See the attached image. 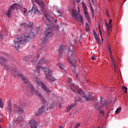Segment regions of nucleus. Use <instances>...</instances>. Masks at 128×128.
Segmentation results:
<instances>
[{"instance_id": "obj_1", "label": "nucleus", "mask_w": 128, "mask_h": 128, "mask_svg": "<svg viewBox=\"0 0 128 128\" xmlns=\"http://www.w3.org/2000/svg\"><path fill=\"white\" fill-rule=\"evenodd\" d=\"M34 24L32 22L27 26V34L24 36L21 35L17 37L14 40V46L16 50H18L20 46H22L25 42H28L32 38V36H36L38 34V32H40V27L36 28V30H34Z\"/></svg>"}, {"instance_id": "obj_2", "label": "nucleus", "mask_w": 128, "mask_h": 128, "mask_svg": "<svg viewBox=\"0 0 128 128\" xmlns=\"http://www.w3.org/2000/svg\"><path fill=\"white\" fill-rule=\"evenodd\" d=\"M11 72L13 73L14 76H19L20 78H21L23 82H25L26 84H28V88L30 90H34V87H32V84H30V82H28V80L26 79V78L22 75V74H18V72L16 69L13 70Z\"/></svg>"}, {"instance_id": "obj_3", "label": "nucleus", "mask_w": 128, "mask_h": 128, "mask_svg": "<svg viewBox=\"0 0 128 128\" xmlns=\"http://www.w3.org/2000/svg\"><path fill=\"white\" fill-rule=\"evenodd\" d=\"M69 12H71L72 18L76 20V22H80L82 24H84V18H82V16L80 14L78 10L74 9H69Z\"/></svg>"}, {"instance_id": "obj_4", "label": "nucleus", "mask_w": 128, "mask_h": 128, "mask_svg": "<svg viewBox=\"0 0 128 128\" xmlns=\"http://www.w3.org/2000/svg\"><path fill=\"white\" fill-rule=\"evenodd\" d=\"M45 34V38H42L41 39V40L43 42H46L50 36H52V29L50 28H46V31L44 32Z\"/></svg>"}, {"instance_id": "obj_5", "label": "nucleus", "mask_w": 128, "mask_h": 128, "mask_svg": "<svg viewBox=\"0 0 128 128\" xmlns=\"http://www.w3.org/2000/svg\"><path fill=\"white\" fill-rule=\"evenodd\" d=\"M78 94H80L82 98H84L86 102H88L90 100H93V98H90V94H88V92H84V90H82V89L78 90Z\"/></svg>"}, {"instance_id": "obj_6", "label": "nucleus", "mask_w": 128, "mask_h": 128, "mask_svg": "<svg viewBox=\"0 0 128 128\" xmlns=\"http://www.w3.org/2000/svg\"><path fill=\"white\" fill-rule=\"evenodd\" d=\"M108 106V102L106 100H100L99 103L96 104V108L98 110H102V108H106Z\"/></svg>"}, {"instance_id": "obj_7", "label": "nucleus", "mask_w": 128, "mask_h": 128, "mask_svg": "<svg viewBox=\"0 0 128 128\" xmlns=\"http://www.w3.org/2000/svg\"><path fill=\"white\" fill-rule=\"evenodd\" d=\"M36 83L38 84V86L42 88L44 90V92H46L48 94H50V89L48 88H47L46 86L44 84V82L36 80Z\"/></svg>"}, {"instance_id": "obj_8", "label": "nucleus", "mask_w": 128, "mask_h": 128, "mask_svg": "<svg viewBox=\"0 0 128 128\" xmlns=\"http://www.w3.org/2000/svg\"><path fill=\"white\" fill-rule=\"evenodd\" d=\"M15 108L14 110V114H22L24 112V109L22 108L20 106H18V105H14Z\"/></svg>"}, {"instance_id": "obj_9", "label": "nucleus", "mask_w": 128, "mask_h": 128, "mask_svg": "<svg viewBox=\"0 0 128 128\" xmlns=\"http://www.w3.org/2000/svg\"><path fill=\"white\" fill-rule=\"evenodd\" d=\"M42 70L44 72L45 74L46 75L45 76V78H48L52 74V70H50V68H44L42 66Z\"/></svg>"}, {"instance_id": "obj_10", "label": "nucleus", "mask_w": 128, "mask_h": 128, "mask_svg": "<svg viewBox=\"0 0 128 128\" xmlns=\"http://www.w3.org/2000/svg\"><path fill=\"white\" fill-rule=\"evenodd\" d=\"M35 2L37 4H38L40 6H41L42 8V9L43 10H44V8L46 6V5L44 4V0H34Z\"/></svg>"}, {"instance_id": "obj_11", "label": "nucleus", "mask_w": 128, "mask_h": 128, "mask_svg": "<svg viewBox=\"0 0 128 128\" xmlns=\"http://www.w3.org/2000/svg\"><path fill=\"white\" fill-rule=\"evenodd\" d=\"M8 106H7V109H8V112L9 114V115L12 114V101L10 100H8Z\"/></svg>"}, {"instance_id": "obj_12", "label": "nucleus", "mask_w": 128, "mask_h": 128, "mask_svg": "<svg viewBox=\"0 0 128 128\" xmlns=\"http://www.w3.org/2000/svg\"><path fill=\"white\" fill-rule=\"evenodd\" d=\"M46 110V106H42L38 110V112L36 113V116H38L40 114H42Z\"/></svg>"}, {"instance_id": "obj_13", "label": "nucleus", "mask_w": 128, "mask_h": 128, "mask_svg": "<svg viewBox=\"0 0 128 128\" xmlns=\"http://www.w3.org/2000/svg\"><path fill=\"white\" fill-rule=\"evenodd\" d=\"M29 124L31 128H38V122L35 120H31L30 121Z\"/></svg>"}, {"instance_id": "obj_14", "label": "nucleus", "mask_w": 128, "mask_h": 128, "mask_svg": "<svg viewBox=\"0 0 128 128\" xmlns=\"http://www.w3.org/2000/svg\"><path fill=\"white\" fill-rule=\"evenodd\" d=\"M30 12H34V14H38V16H40V12H38V8L34 7V5L33 4V7L31 10L30 11Z\"/></svg>"}, {"instance_id": "obj_15", "label": "nucleus", "mask_w": 128, "mask_h": 128, "mask_svg": "<svg viewBox=\"0 0 128 128\" xmlns=\"http://www.w3.org/2000/svg\"><path fill=\"white\" fill-rule=\"evenodd\" d=\"M37 63L40 64H48V61L44 58H42Z\"/></svg>"}, {"instance_id": "obj_16", "label": "nucleus", "mask_w": 128, "mask_h": 128, "mask_svg": "<svg viewBox=\"0 0 128 128\" xmlns=\"http://www.w3.org/2000/svg\"><path fill=\"white\" fill-rule=\"evenodd\" d=\"M12 10H14V9H12V8H11V7H10L9 9L8 10L7 12L5 13V14L8 18H10V14H12Z\"/></svg>"}, {"instance_id": "obj_17", "label": "nucleus", "mask_w": 128, "mask_h": 128, "mask_svg": "<svg viewBox=\"0 0 128 128\" xmlns=\"http://www.w3.org/2000/svg\"><path fill=\"white\" fill-rule=\"evenodd\" d=\"M84 14L85 18H86V20H88V22H90V14H88V12L87 11H84Z\"/></svg>"}, {"instance_id": "obj_18", "label": "nucleus", "mask_w": 128, "mask_h": 128, "mask_svg": "<svg viewBox=\"0 0 128 128\" xmlns=\"http://www.w3.org/2000/svg\"><path fill=\"white\" fill-rule=\"evenodd\" d=\"M6 62V59L2 56H0V64L2 66H4V64Z\"/></svg>"}, {"instance_id": "obj_19", "label": "nucleus", "mask_w": 128, "mask_h": 128, "mask_svg": "<svg viewBox=\"0 0 128 128\" xmlns=\"http://www.w3.org/2000/svg\"><path fill=\"white\" fill-rule=\"evenodd\" d=\"M24 121V118L22 116L17 117L16 120V122H17V124H22Z\"/></svg>"}, {"instance_id": "obj_20", "label": "nucleus", "mask_w": 128, "mask_h": 128, "mask_svg": "<svg viewBox=\"0 0 128 128\" xmlns=\"http://www.w3.org/2000/svg\"><path fill=\"white\" fill-rule=\"evenodd\" d=\"M76 106V103H73L70 105L68 106L66 108V112H70V110H72V108H74V106Z\"/></svg>"}, {"instance_id": "obj_21", "label": "nucleus", "mask_w": 128, "mask_h": 128, "mask_svg": "<svg viewBox=\"0 0 128 128\" xmlns=\"http://www.w3.org/2000/svg\"><path fill=\"white\" fill-rule=\"evenodd\" d=\"M112 20L110 19L109 20V22L108 24L106 22V28H112Z\"/></svg>"}, {"instance_id": "obj_22", "label": "nucleus", "mask_w": 128, "mask_h": 128, "mask_svg": "<svg viewBox=\"0 0 128 128\" xmlns=\"http://www.w3.org/2000/svg\"><path fill=\"white\" fill-rule=\"evenodd\" d=\"M82 8H83L84 12H86L88 10V7H86V4L84 2H82Z\"/></svg>"}, {"instance_id": "obj_23", "label": "nucleus", "mask_w": 128, "mask_h": 128, "mask_svg": "<svg viewBox=\"0 0 128 128\" xmlns=\"http://www.w3.org/2000/svg\"><path fill=\"white\" fill-rule=\"evenodd\" d=\"M58 51L60 54H62L64 52V45H61L59 46Z\"/></svg>"}, {"instance_id": "obj_24", "label": "nucleus", "mask_w": 128, "mask_h": 128, "mask_svg": "<svg viewBox=\"0 0 128 128\" xmlns=\"http://www.w3.org/2000/svg\"><path fill=\"white\" fill-rule=\"evenodd\" d=\"M112 67L113 68H114V72H116V64H115V62H114V60H112Z\"/></svg>"}, {"instance_id": "obj_25", "label": "nucleus", "mask_w": 128, "mask_h": 128, "mask_svg": "<svg viewBox=\"0 0 128 128\" xmlns=\"http://www.w3.org/2000/svg\"><path fill=\"white\" fill-rule=\"evenodd\" d=\"M41 68V67L40 66H38L36 68V70H34V72H36V73H38V72H40V70Z\"/></svg>"}, {"instance_id": "obj_26", "label": "nucleus", "mask_w": 128, "mask_h": 128, "mask_svg": "<svg viewBox=\"0 0 128 128\" xmlns=\"http://www.w3.org/2000/svg\"><path fill=\"white\" fill-rule=\"evenodd\" d=\"M11 8H12L13 10L14 9V8H20V4H14L13 5L11 6Z\"/></svg>"}, {"instance_id": "obj_27", "label": "nucleus", "mask_w": 128, "mask_h": 128, "mask_svg": "<svg viewBox=\"0 0 128 128\" xmlns=\"http://www.w3.org/2000/svg\"><path fill=\"white\" fill-rule=\"evenodd\" d=\"M27 12V10L24 8H23L22 9V14H25V16H26V14H28V12Z\"/></svg>"}, {"instance_id": "obj_28", "label": "nucleus", "mask_w": 128, "mask_h": 128, "mask_svg": "<svg viewBox=\"0 0 128 128\" xmlns=\"http://www.w3.org/2000/svg\"><path fill=\"white\" fill-rule=\"evenodd\" d=\"M68 54L70 56H72V54H74V50H70Z\"/></svg>"}, {"instance_id": "obj_29", "label": "nucleus", "mask_w": 128, "mask_h": 128, "mask_svg": "<svg viewBox=\"0 0 128 128\" xmlns=\"http://www.w3.org/2000/svg\"><path fill=\"white\" fill-rule=\"evenodd\" d=\"M75 100L76 102H82V99L80 97L75 98Z\"/></svg>"}, {"instance_id": "obj_30", "label": "nucleus", "mask_w": 128, "mask_h": 128, "mask_svg": "<svg viewBox=\"0 0 128 128\" xmlns=\"http://www.w3.org/2000/svg\"><path fill=\"white\" fill-rule=\"evenodd\" d=\"M48 80H50V82H54V80H56V78H54V77L52 76H50V78H48Z\"/></svg>"}, {"instance_id": "obj_31", "label": "nucleus", "mask_w": 128, "mask_h": 128, "mask_svg": "<svg viewBox=\"0 0 128 128\" xmlns=\"http://www.w3.org/2000/svg\"><path fill=\"white\" fill-rule=\"evenodd\" d=\"M0 108H4V102H2V98H0Z\"/></svg>"}, {"instance_id": "obj_32", "label": "nucleus", "mask_w": 128, "mask_h": 128, "mask_svg": "<svg viewBox=\"0 0 128 128\" xmlns=\"http://www.w3.org/2000/svg\"><path fill=\"white\" fill-rule=\"evenodd\" d=\"M112 32V28H107V34L108 36H110V32Z\"/></svg>"}, {"instance_id": "obj_33", "label": "nucleus", "mask_w": 128, "mask_h": 128, "mask_svg": "<svg viewBox=\"0 0 128 128\" xmlns=\"http://www.w3.org/2000/svg\"><path fill=\"white\" fill-rule=\"evenodd\" d=\"M120 110H122V108H118L116 110L115 112L118 114H120Z\"/></svg>"}, {"instance_id": "obj_34", "label": "nucleus", "mask_w": 128, "mask_h": 128, "mask_svg": "<svg viewBox=\"0 0 128 128\" xmlns=\"http://www.w3.org/2000/svg\"><path fill=\"white\" fill-rule=\"evenodd\" d=\"M4 40V33H2L0 32V40Z\"/></svg>"}, {"instance_id": "obj_35", "label": "nucleus", "mask_w": 128, "mask_h": 128, "mask_svg": "<svg viewBox=\"0 0 128 128\" xmlns=\"http://www.w3.org/2000/svg\"><path fill=\"white\" fill-rule=\"evenodd\" d=\"M95 40L96 42H98V44H100V39L98 37H95Z\"/></svg>"}, {"instance_id": "obj_36", "label": "nucleus", "mask_w": 128, "mask_h": 128, "mask_svg": "<svg viewBox=\"0 0 128 128\" xmlns=\"http://www.w3.org/2000/svg\"><path fill=\"white\" fill-rule=\"evenodd\" d=\"M108 48L109 50V52H110V56H112V50H110V45H108Z\"/></svg>"}, {"instance_id": "obj_37", "label": "nucleus", "mask_w": 128, "mask_h": 128, "mask_svg": "<svg viewBox=\"0 0 128 128\" xmlns=\"http://www.w3.org/2000/svg\"><path fill=\"white\" fill-rule=\"evenodd\" d=\"M58 16H60L61 18H62V13L60 12V10H58Z\"/></svg>"}, {"instance_id": "obj_38", "label": "nucleus", "mask_w": 128, "mask_h": 128, "mask_svg": "<svg viewBox=\"0 0 128 128\" xmlns=\"http://www.w3.org/2000/svg\"><path fill=\"white\" fill-rule=\"evenodd\" d=\"M36 94L38 96L39 98H42V94H40L38 92L36 91Z\"/></svg>"}, {"instance_id": "obj_39", "label": "nucleus", "mask_w": 128, "mask_h": 128, "mask_svg": "<svg viewBox=\"0 0 128 128\" xmlns=\"http://www.w3.org/2000/svg\"><path fill=\"white\" fill-rule=\"evenodd\" d=\"M67 82H68V84H70V86H72V80H67Z\"/></svg>"}, {"instance_id": "obj_40", "label": "nucleus", "mask_w": 128, "mask_h": 128, "mask_svg": "<svg viewBox=\"0 0 128 128\" xmlns=\"http://www.w3.org/2000/svg\"><path fill=\"white\" fill-rule=\"evenodd\" d=\"M93 32H94V38H96L98 36V34H96V30H93Z\"/></svg>"}, {"instance_id": "obj_41", "label": "nucleus", "mask_w": 128, "mask_h": 128, "mask_svg": "<svg viewBox=\"0 0 128 128\" xmlns=\"http://www.w3.org/2000/svg\"><path fill=\"white\" fill-rule=\"evenodd\" d=\"M122 90H125L124 92L126 94L128 92V91H126V90H128V88L126 86L122 87Z\"/></svg>"}, {"instance_id": "obj_42", "label": "nucleus", "mask_w": 128, "mask_h": 128, "mask_svg": "<svg viewBox=\"0 0 128 128\" xmlns=\"http://www.w3.org/2000/svg\"><path fill=\"white\" fill-rule=\"evenodd\" d=\"M99 112L100 114H104V110H100Z\"/></svg>"}, {"instance_id": "obj_43", "label": "nucleus", "mask_w": 128, "mask_h": 128, "mask_svg": "<svg viewBox=\"0 0 128 128\" xmlns=\"http://www.w3.org/2000/svg\"><path fill=\"white\" fill-rule=\"evenodd\" d=\"M86 30L90 29V25H88V23H86Z\"/></svg>"}, {"instance_id": "obj_44", "label": "nucleus", "mask_w": 128, "mask_h": 128, "mask_svg": "<svg viewBox=\"0 0 128 128\" xmlns=\"http://www.w3.org/2000/svg\"><path fill=\"white\" fill-rule=\"evenodd\" d=\"M58 66L60 68V70H64V66L60 64H58Z\"/></svg>"}, {"instance_id": "obj_45", "label": "nucleus", "mask_w": 128, "mask_h": 128, "mask_svg": "<svg viewBox=\"0 0 128 128\" xmlns=\"http://www.w3.org/2000/svg\"><path fill=\"white\" fill-rule=\"evenodd\" d=\"M80 126V124L78 123V124H76V126H74V128H78V127Z\"/></svg>"}, {"instance_id": "obj_46", "label": "nucleus", "mask_w": 128, "mask_h": 128, "mask_svg": "<svg viewBox=\"0 0 128 128\" xmlns=\"http://www.w3.org/2000/svg\"><path fill=\"white\" fill-rule=\"evenodd\" d=\"M74 74H76V78H78V72H76V70L74 72Z\"/></svg>"}, {"instance_id": "obj_47", "label": "nucleus", "mask_w": 128, "mask_h": 128, "mask_svg": "<svg viewBox=\"0 0 128 128\" xmlns=\"http://www.w3.org/2000/svg\"><path fill=\"white\" fill-rule=\"evenodd\" d=\"M90 10L91 12H94V8H92V6L90 5Z\"/></svg>"}, {"instance_id": "obj_48", "label": "nucleus", "mask_w": 128, "mask_h": 128, "mask_svg": "<svg viewBox=\"0 0 128 128\" xmlns=\"http://www.w3.org/2000/svg\"><path fill=\"white\" fill-rule=\"evenodd\" d=\"M106 15L107 16H110V14H108V10L106 12Z\"/></svg>"}, {"instance_id": "obj_49", "label": "nucleus", "mask_w": 128, "mask_h": 128, "mask_svg": "<svg viewBox=\"0 0 128 128\" xmlns=\"http://www.w3.org/2000/svg\"><path fill=\"white\" fill-rule=\"evenodd\" d=\"M92 14V16L93 18H94V12H91Z\"/></svg>"}, {"instance_id": "obj_50", "label": "nucleus", "mask_w": 128, "mask_h": 128, "mask_svg": "<svg viewBox=\"0 0 128 128\" xmlns=\"http://www.w3.org/2000/svg\"><path fill=\"white\" fill-rule=\"evenodd\" d=\"M99 30H100V34L101 36H102V30H100V28H99Z\"/></svg>"}, {"instance_id": "obj_51", "label": "nucleus", "mask_w": 128, "mask_h": 128, "mask_svg": "<svg viewBox=\"0 0 128 128\" xmlns=\"http://www.w3.org/2000/svg\"><path fill=\"white\" fill-rule=\"evenodd\" d=\"M92 60H96V58H94V56H92Z\"/></svg>"}, {"instance_id": "obj_52", "label": "nucleus", "mask_w": 128, "mask_h": 128, "mask_svg": "<svg viewBox=\"0 0 128 128\" xmlns=\"http://www.w3.org/2000/svg\"><path fill=\"white\" fill-rule=\"evenodd\" d=\"M24 24H26V22H22V23L21 24V26H24Z\"/></svg>"}, {"instance_id": "obj_53", "label": "nucleus", "mask_w": 128, "mask_h": 128, "mask_svg": "<svg viewBox=\"0 0 128 128\" xmlns=\"http://www.w3.org/2000/svg\"><path fill=\"white\" fill-rule=\"evenodd\" d=\"M82 0H76V2L78 4H80V2Z\"/></svg>"}, {"instance_id": "obj_54", "label": "nucleus", "mask_w": 128, "mask_h": 128, "mask_svg": "<svg viewBox=\"0 0 128 128\" xmlns=\"http://www.w3.org/2000/svg\"><path fill=\"white\" fill-rule=\"evenodd\" d=\"M58 128H64V127L62 126H59Z\"/></svg>"}, {"instance_id": "obj_55", "label": "nucleus", "mask_w": 128, "mask_h": 128, "mask_svg": "<svg viewBox=\"0 0 128 128\" xmlns=\"http://www.w3.org/2000/svg\"><path fill=\"white\" fill-rule=\"evenodd\" d=\"M110 58H111L112 60H114V57L112 56H110Z\"/></svg>"}, {"instance_id": "obj_56", "label": "nucleus", "mask_w": 128, "mask_h": 128, "mask_svg": "<svg viewBox=\"0 0 128 128\" xmlns=\"http://www.w3.org/2000/svg\"><path fill=\"white\" fill-rule=\"evenodd\" d=\"M42 100H43V102H44V100H44V98H42Z\"/></svg>"}, {"instance_id": "obj_57", "label": "nucleus", "mask_w": 128, "mask_h": 128, "mask_svg": "<svg viewBox=\"0 0 128 128\" xmlns=\"http://www.w3.org/2000/svg\"><path fill=\"white\" fill-rule=\"evenodd\" d=\"M2 122V119L0 120V122Z\"/></svg>"}, {"instance_id": "obj_58", "label": "nucleus", "mask_w": 128, "mask_h": 128, "mask_svg": "<svg viewBox=\"0 0 128 128\" xmlns=\"http://www.w3.org/2000/svg\"><path fill=\"white\" fill-rule=\"evenodd\" d=\"M44 15L45 18H46V14H44Z\"/></svg>"}, {"instance_id": "obj_59", "label": "nucleus", "mask_w": 128, "mask_h": 128, "mask_svg": "<svg viewBox=\"0 0 128 128\" xmlns=\"http://www.w3.org/2000/svg\"><path fill=\"white\" fill-rule=\"evenodd\" d=\"M102 40H104V38H102Z\"/></svg>"}, {"instance_id": "obj_60", "label": "nucleus", "mask_w": 128, "mask_h": 128, "mask_svg": "<svg viewBox=\"0 0 128 128\" xmlns=\"http://www.w3.org/2000/svg\"><path fill=\"white\" fill-rule=\"evenodd\" d=\"M56 22H58V20H56Z\"/></svg>"}, {"instance_id": "obj_61", "label": "nucleus", "mask_w": 128, "mask_h": 128, "mask_svg": "<svg viewBox=\"0 0 128 128\" xmlns=\"http://www.w3.org/2000/svg\"><path fill=\"white\" fill-rule=\"evenodd\" d=\"M0 128H2V126H0Z\"/></svg>"}, {"instance_id": "obj_62", "label": "nucleus", "mask_w": 128, "mask_h": 128, "mask_svg": "<svg viewBox=\"0 0 128 128\" xmlns=\"http://www.w3.org/2000/svg\"><path fill=\"white\" fill-rule=\"evenodd\" d=\"M70 62V64H72V62Z\"/></svg>"}, {"instance_id": "obj_63", "label": "nucleus", "mask_w": 128, "mask_h": 128, "mask_svg": "<svg viewBox=\"0 0 128 128\" xmlns=\"http://www.w3.org/2000/svg\"><path fill=\"white\" fill-rule=\"evenodd\" d=\"M80 8L78 7V9H79Z\"/></svg>"}]
</instances>
